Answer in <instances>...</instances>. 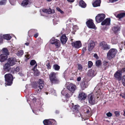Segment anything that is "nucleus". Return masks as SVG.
I'll list each match as a JSON object with an SVG mask.
<instances>
[{
    "instance_id": "obj_1",
    "label": "nucleus",
    "mask_w": 125,
    "mask_h": 125,
    "mask_svg": "<svg viewBox=\"0 0 125 125\" xmlns=\"http://www.w3.org/2000/svg\"><path fill=\"white\" fill-rule=\"evenodd\" d=\"M57 73L52 72L49 75L50 80L52 83H57L59 82V80L57 77Z\"/></svg>"
},
{
    "instance_id": "obj_2",
    "label": "nucleus",
    "mask_w": 125,
    "mask_h": 125,
    "mask_svg": "<svg viewBox=\"0 0 125 125\" xmlns=\"http://www.w3.org/2000/svg\"><path fill=\"white\" fill-rule=\"evenodd\" d=\"M117 52V50L115 49H111L107 54V58L109 60L112 59L115 57Z\"/></svg>"
},
{
    "instance_id": "obj_3",
    "label": "nucleus",
    "mask_w": 125,
    "mask_h": 125,
    "mask_svg": "<svg viewBox=\"0 0 125 125\" xmlns=\"http://www.w3.org/2000/svg\"><path fill=\"white\" fill-rule=\"evenodd\" d=\"M5 78L6 81L7 82L8 85H10L12 83L13 79V76L11 74H6L5 75Z\"/></svg>"
},
{
    "instance_id": "obj_4",
    "label": "nucleus",
    "mask_w": 125,
    "mask_h": 125,
    "mask_svg": "<svg viewBox=\"0 0 125 125\" xmlns=\"http://www.w3.org/2000/svg\"><path fill=\"white\" fill-rule=\"evenodd\" d=\"M125 72V68L123 69L122 71H118L114 75V77L117 80L120 81L121 80L122 78V74L123 72Z\"/></svg>"
},
{
    "instance_id": "obj_5",
    "label": "nucleus",
    "mask_w": 125,
    "mask_h": 125,
    "mask_svg": "<svg viewBox=\"0 0 125 125\" xmlns=\"http://www.w3.org/2000/svg\"><path fill=\"white\" fill-rule=\"evenodd\" d=\"M94 97V95L93 94H90L88 95V99L89 103L90 104H94L96 103V98Z\"/></svg>"
},
{
    "instance_id": "obj_6",
    "label": "nucleus",
    "mask_w": 125,
    "mask_h": 125,
    "mask_svg": "<svg viewBox=\"0 0 125 125\" xmlns=\"http://www.w3.org/2000/svg\"><path fill=\"white\" fill-rule=\"evenodd\" d=\"M38 87L35 88V91L38 93L40 92L41 90L43 88L44 86V83L43 81L41 79H39L38 82Z\"/></svg>"
},
{
    "instance_id": "obj_7",
    "label": "nucleus",
    "mask_w": 125,
    "mask_h": 125,
    "mask_svg": "<svg viewBox=\"0 0 125 125\" xmlns=\"http://www.w3.org/2000/svg\"><path fill=\"white\" fill-rule=\"evenodd\" d=\"M105 17L104 14H98L95 17L96 21L98 23L100 22L104 19Z\"/></svg>"
},
{
    "instance_id": "obj_8",
    "label": "nucleus",
    "mask_w": 125,
    "mask_h": 125,
    "mask_svg": "<svg viewBox=\"0 0 125 125\" xmlns=\"http://www.w3.org/2000/svg\"><path fill=\"white\" fill-rule=\"evenodd\" d=\"M86 24L88 27L90 28L94 29L95 30L96 29V27L93 23V21L92 20H89L86 22Z\"/></svg>"
},
{
    "instance_id": "obj_9",
    "label": "nucleus",
    "mask_w": 125,
    "mask_h": 125,
    "mask_svg": "<svg viewBox=\"0 0 125 125\" xmlns=\"http://www.w3.org/2000/svg\"><path fill=\"white\" fill-rule=\"evenodd\" d=\"M99 46L101 49L104 50H107L110 48V46L104 42L100 43Z\"/></svg>"
},
{
    "instance_id": "obj_10",
    "label": "nucleus",
    "mask_w": 125,
    "mask_h": 125,
    "mask_svg": "<svg viewBox=\"0 0 125 125\" xmlns=\"http://www.w3.org/2000/svg\"><path fill=\"white\" fill-rule=\"evenodd\" d=\"M67 89L73 93L76 89V86L74 84L71 83L67 86Z\"/></svg>"
},
{
    "instance_id": "obj_11",
    "label": "nucleus",
    "mask_w": 125,
    "mask_h": 125,
    "mask_svg": "<svg viewBox=\"0 0 125 125\" xmlns=\"http://www.w3.org/2000/svg\"><path fill=\"white\" fill-rule=\"evenodd\" d=\"M40 12L41 14L42 15V14L43 13H46L48 14L54 13V10H52L50 9H43L42 10V11L40 10Z\"/></svg>"
},
{
    "instance_id": "obj_12",
    "label": "nucleus",
    "mask_w": 125,
    "mask_h": 125,
    "mask_svg": "<svg viewBox=\"0 0 125 125\" xmlns=\"http://www.w3.org/2000/svg\"><path fill=\"white\" fill-rule=\"evenodd\" d=\"M75 19L72 18H69L67 21L66 25L67 28H66V31H69L71 30L69 29V28L68 27V26H70V25H71V24H72V22L74 21Z\"/></svg>"
},
{
    "instance_id": "obj_13",
    "label": "nucleus",
    "mask_w": 125,
    "mask_h": 125,
    "mask_svg": "<svg viewBox=\"0 0 125 125\" xmlns=\"http://www.w3.org/2000/svg\"><path fill=\"white\" fill-rule=\"evenodd\" d=\"M87 96V95L84 93L81 92L79 94L78 98L80 100H84L86 98Z\"/></svg>"
},
{
    "instance_id": "obj_14",
    "label": "nucleus",
    "mask_w": 125,
    "mask_h": 125,
    "mask_svg": "<svg viewBox=\"0 0 125 125\" xmlns=\"http://www.w3.org/2000/svg\"><path fill=\"white\" fill-rule=\"evenodd\" d=\"M95 46V43L93 41H90L88 44V50L89 51H92L94 47Z\"/></svg>"
},
{
    "instance_id": "obj_15",
    "label": "nucleus",
    "mask_w": 125,
    "mask_h": 125,
    "mask_svg": "<svg viewBox=\"0 0 125 125\" xmlns=\"http://www.w3.org/2000/svg\"><path fill=\"white\" fill-rule=\"evenodd\" d=\"M72 45L76 48H79L82 46L81 42L80 41H76L75 42L72 43Z\"/></svg>"
},
{
    "instance_id": "obj_16",
    "label": "nucleus",
    "mask_w": 125,
    "mask_h": 125,
    "mask_svg": "<svg viewBox=\"0 0 125 125\" xmlns=\"http://www.w3.org/2000/svg\"><path fill=\"white\" fill-rule=\"evenodd\" d=\"M55 122V121L53 119L45 120L43 121V123L44 125H52V123Z\"/></svg>"
},
{
    "instance_id": "obj_17",
    "label": "nucleus",
    "mask_w": 125,
    "mask_h": 125,
    "mask_svg": "<svg viewBox=\"0 0 125 125\" xmlns=\"http://www.w3.org/2000/svg\"><path fill=\"white\" fill-rule=\"evenodd\" d=\"M16 62V59L15 58H10L9 59L8 62L10 66L14 65Z\"/></svg>"
},
{
    "instance_id": "obj_18",
    "label": "nucleus",
    "mask_w": 125,
    "mask_h": 125,
    "mask_svg": "<svg viewBox=\"0 0 125 125\" xmlns=\"http://www.w3.org/2000/svg\"><path fill=\"white\" fill-rule=\"evenodd\" d=\"M110 19L108 18L106 19L103 21H102L101 23V24L102 25H109L110 24Z\"/></svg>"
},
{
    "instance_id": "obj_19",
    "label": "nucleus",
    "mask_w": 125,
    "mask_h": 125,
    "mask_svg": "<svg viewBox=\"0 0 125 125\" xmlns=\"http://www.w3.org/2000/svg\"><path fill=\"white\" fill-rule=\"evenodd\" d=\"M67 38L65 35H63L61 36L60 40L62 44H65L67 42Z\"/></svg>"
},
{
    "instance_id": "obj_20",
    "label": "nucleus",
    "mask_w": 125,
    "mask_h": 125,
    "mask_svg": "<svg viewBox=\"0 0 125 125\" xmlns=\"http://www.w3.org/2000/svg\"><path fill=\"white\" fill-rule=\"evenodd\" d=\"M7 58V56L4 54H1L0 55V61L3 62L5 61Z\"/></svg>"
},
{
    "instance_id": "obj_21",
    "label": "nucleus",
    "mask_w": 125,
    "mask_h": 125,
    "mask_svg": "<svg viewBox=\"0 0 125 125\" xmlns=\"http://www.w3.org/2000/svg\"><path fill=\"white\" fill-rule=\"evenodd\" d=\"M80 85L82 89L83 90L87 87L88 85L87 82H82L81 83Z\"/></svg>"
},
{
    "instance_id": "obj_22",
    "label": "nucleus",
    "mask_w": 125,
    "mask_h": 125,
    "mask_svg": "<svg viewBox=\"0 0 125 125\" xmlns=\"http://www.w3.org/2000/svg\"><path fill=\"white\" fill-rule=\"evenodd\" d=\"M100 0H96L93 3V5L94 7L99 6H100Z\"/></svg>"
},
{
    "instance_id": "obj_23",
    "label": "nucleus",
    "mask_w": 125,
    "mask_h": 125,
    "mask_svg": "<svg viewBox=\"0 0 125 125\" xmlns=\"http://www.w3.org/2000/svg\"><path fill=\"white\" fill-rule=\"evenodd\" d=\"M3 36L4 39L7 40H9L11 38V36L9 34H5Z\"/></svg>"
},
{
    "instance_id": "obj_24",
    "label": "nucleus",
    "mask_w": 125,
    "mask_h": 125,
    "mask_svg": "<svg viewBox=\"0 0 125 125\" xmlns=\"http://www.w3.org/2000/svg\"><path fill=\"white\" fill-rule=\"evenodd\" d=\"M58 40L57 39H55V38L53 37L50 39L49 42L51 44H54Z\"/></svg>"
},
{
    "instance_id": "obj_25",
    "label": "nucleus",
    "mask_w": 125,
    "mask_h": 125,
    "mask_svg": "<svg viewBox=\"0 0 125 125\" xmlns=\"http://www.w3.org/2000/svg\"><path fill=\"white\" fill-rule=\"evenodd\" d=\"M125 16V13H121L118 14L116 17L119 19L124 17Z\"/></svg>"
},
{
    "instance_id": "obj_26",
    "label": "nucleus",
    "mask_w": 125,
    "mask_h": 125,
    "mask_svg": "<svg viewBox=\"0 0 125 125\" xmlns=\"http://www.w3.org/2000/svg\"><path fill=\"white\" fill-rule=\"evenodd\" d=\"M2 51L3 53V54H4V55H6L7 56L9 55V53L7 48H3Z\"/></svg>"
},
{
    "instance_id": "obj_27",
    "label": "nucleus",
    "mask_w": 125,
    "mask_h": 125,
    "mask_svg": "<svg viewBox=\"0 0 125 125\" xmlns=\"http://www.w3.org/2000/svg\"><path fill=\"white\" fill-rule=\"evenodd\" d=\"M80 6L82 8H84L86 6V4L83 0H81L79 2Z\"/></svg>"
},
{
    "instance_id": "obj_28",
    "label": "nucleus",
    "mask_w": 125,
    "mask_h": 125,
    "mask_svg": "<svg viewBox=\"0 0 125 125\" xmlns=\"http://www.w3.org/2000/svg\"><path fill=\"white\" fill-rule=\"evenodd\" d=\"M29 1L28 0H24L21 3V5L23 6H25L28 4Z\"/></svg>"
},
{
    "instance_id": "obj_29",
    "label": "nucleus",
    "mask_w": 125,
    "mask_h": 125,
    "mask_svg": "<svg viewBox=\"0 0 125 125\" xmlns=\"http://www.w3.org/2000/svg\"><path fill=\"white\" fill-rule=\"evenodd\" d=\"M10 65L8 62L7 63H6L4 66V69L6 71H8L9 69V68L10 67Z\"/></svg>"
},
{
    "instance_id": "obj_30",
    "label": "nucleus",
    "mask_w": 125,
    "mask_h": 125,
    "mask_svg": "<svg viewBox=\"0 0 125 125\" xmlns=\"http://www.w3.org/2000/svg\"><path fill=\"white\" fill-rule=\"evenodd\" d=\"M53 69L56 71H58L60 68V66L57 64H55L53 66Z\"/></svg>"
},
{
    "instance_id": "obj_31",
    "label": "nucleus",
    "mask_w": 125,
    "mask_h": 125,
    "mask_svg": "<svg viewBox=\"0 0 125 125\" xmlns=\"http://www.w3.org/2000/svg\"><path fill=\"white\" fill-rule=\"evenodd\" d=\"M30 64L31 65L33 66L35 64L34 68L37 67V64L36 62L34 60H32L30 62Z\"/></svg>"
},
{
    "instance_id": "obj_32",
    "label": "nucleus",
    "mask_w": 125,
    "mask_h": 125,
    "mask_svg": "<svg viewBox=\"0 0 125 125\" xmlns=\"http://www.w3.org/2000/svg\"><path fill=\"white\" fill-rule=\"evenodd\" d=\"M54 44L55 45L56 47L57 48H59L61 46V43L59 40L56 42Z\"/></svg>"
},
{
    "instance_id": "obj_33",
    "label": "nucleus",
    "mask_w": 125,
    "mask_h": 125,
    "mask_svg": "<svg viewBox=\"0 0 125 125\" xmlns=\"http://www.w3.org/2000/svg\"><path fill=\"white\" fill-rule=\"evenodd\" d=\"M33 70L34 71V74L35 75L38 76L39 74L40 73L38 71V70L37 69H35V68H33Z\"/></svg>"
},
{
    "instance_id": "obj_34",
    "label": "nucleus",
    "mask_w": 125,
    "mask_h": 125,
    "mask_svg": "<svg viewBox=\"0 0 125 125\" xmlns=\"http://www.w3.org/2000/svg\"><path fill=\"white\" fill-rule=\"evenodd\" d=\"M111 42L113 44H115L117 43V40L115 38H113L111 40Z\"/></svg>"
},
{
    "instance_id": "obj_35",
    "label": "nucleus",
    "mask_w": 125,
    "mask_h": 125,
    "mask_svg": "<svg viewBox=\"0 0 125 125\" xmlns=\"http://www.w3.org/2000/svg\"><path fill=\"white\" fill-rule=\"evenodd\" d=\"M113 31H120V28L118 26L114 27L112 28Z\"/></svg>"
},
{
    "instance_id": "obj_36",
    "label": "nucleus",
    "mask_w": 125,
    "mask_h": 125,
    "mask_svg": "<svg viewBox=\"0 0 125 125\" xmlns=\"http://www.w3.org/2000/svg\"><path fill=\"white\" fill-rule=\"evenodd\" d=\"M94 71L92 70H90L88 72V74L89 76H92L93 75Z\"/></svg>"
},
{
    "instance_id": "obj_37",
    "label": "nucleus",
    "mask_w": 125,
    "mask_h": 125,
    "mask_svg": "<svg viewBox=\"0 0 125 125\" xmlns=\"http://www.w3.org/2000/svg\"><path fill=\"white\" fill-rule=\"evenodd\" d=\"M7 1V0H1L0 1V5H2L5 4Z\"/></svg>"
},
{
    "instance_id": "obj_38",
    "label": "nucleus",
    "mask_w": 125,
    "mask_h": 125,
    "mask_svg": "<svg viewBox=\"0 0 125 125\" xmlns=\"http://www.w3.org/2000/svg\"><path fill=\"white\" fill-rule=\"evenodd\" d=\"M72 29L73 31H75L78 29V28L77 25H75L73 26Z\"/></svg>"
},
{
    "instance_id": "obj_39",
    "label": "nucleus",
    "mask_w": 125,
    "mask_h": 125,
    "mask_svg": "<svg viewBox=\"0 0 125 125\" xmlns=\"http://www.w3.org/2000/svg\"><path fill=\"white\" fill-rule=\"evenodd\" d=\"M23 54V51L21 50L18 51L17 53V55L18 56H21Z\"/></svg>"
},
{
    "instance_id": "obj_40",
    "label": "nucleus",
    "mask_w": 125,
    "mask_h": 125,
    "mask_svg": "<svg viewBox=\"0 0 125 125\" xmlns=\"http://www.w3.org/2000/svg\"><path fill=\"white\" fill-rule=\"evenodd\" d=\"M3 37L2 35H0V44L3 43Z\"/></svg>"
},
{
    "instance_id": "obj_41",
    "label": "nucleus",
    "mask_w": 125,
    "mask_h": 125,
    "mask_svg": "<svg viewBox=\"0 0 125 125\" xmlns=\"http://www.w3.org/2000/svg\"><path fill=\"white\" fill-rule=\"evenodd\" d=\"M16 0H9L10 2L12 5H14L15 4Z\"/></svg>"
},
{
    "instance_id": "obj_42",
    "label": "nucleus",
    "mask_w": 125,
    "mask_h": 125,
    "mask_svg": "<svg viewBox=\"0 0 125 125\" xmlns=\"http://www.w3.org/2000/svg\"><path fill=\"white\" fill-rule=\"evenodd\" d=\"M78 70L80 71H81L83 69V67L82 65L80 64H78Z\"/></svg>"
},
{
    "instance_id": "obj_43",
    "label": "nucleus",
    "mask_w": 125,
    "mask_h": 125,
    "mask_svg": "<svg viewBox=\"0 0 125 125\" xmlns=\"http://www.w3.org/2000/svg\"><path fill=\"white\" fill-rule=\"evenodd\" d=\"M96 64L97 66H99L101 64V61L99 60H98L96 61Z\"/></svg>"
},
{
    "instance_id": "obj_44",
    "label": "nucleus",
    "mask_w": 125,
    "mask_h": 125,
    "mask_svg": "<svg viewBox=\"0 0 125 125\" xmlns=\"http://www.w3.org/2000/svg\"><path fill=\"white\" fill-rule=\"evenodd\" d=\"M29 98L31 100H33L34 101H35L36 100V98L35 97H34L32 95H31L30 96Z\"/></svg>"
},
{
    "instance_id": "obj_45",
    "label": "nucleus",
    "mask_w": 125,
    "mask_h": 125,
    "mask_svg": "<svg viewBox=\"0 0 125 125\" xmlns=\"http://www.w3.org/2000/svg\"><path fill=\"white\" fill-rule=\"evenodd\" d=\"M59 20H56V19H54L53 20V22L54 25L58 23V22H59Z\"/></svg>"
},
{
    "instance_id": "obj_46",
    "label": "nucleus",
    "mask_w": 125,
    "mask_h": 125,
    "mask_svg": "<svg viewBox=\"0 0 125 125\" xmlns=\"http://www.w3.org/2000/svg\"><path fill=\"white\" fill-rule=\"evenodd\" d=\"M88 64L89 67H91L92 66L93 64L92 62L91 61H89Z\"/></svg>"
},
{
    "instance_id": "obj_47",
    "label": "nucleus",
    "mask_w": 125,
    "mask_h": 125,
    "mask_svg": "<svg viewBox=\"0 0 125 125\" xmlns=\"http://www.w3.org/2000/svg\"><path fill=\"white\" fill-rule=\"evenodd\" d=\"M15 71L16 72H19L20 70V69L19 67H17L14 69Z\"/></svg>"
},
{
    "instance_id": "obj_48",
    "label": "nucleus",
    "mask_w": 125,
    "mask_h": 125,
    "mask_svg": "<svg viewBox=\"0 0 125 125\" xmlns=\"http://www.w3.org/2000/svg\"><path fill=\"white\" fill-rule=\"evenodd\" d=\"M72 107L73 109L76 110L78 107V105H73Z\"/></svg>"
},
{
    "instance_id": "obj_49",
    "label": "nucleus",
    "mask_w": 125,
    "mask_h": 125,
    "mask_svg": "<svg viewBox=\"0 0 125 125\" xmlns=\"http://www.w3.org/2000/svg\"><path fill=\"white\" fill-rule=\"evenodd\" d=\"M106 115L107 116L111 117L112 115L111 113L110 112H109L106 114Z\"/></svg>"
},
{
    "instance_id": "obj_50",
    "label": "nucleus",
    "mask_w": 125,
    "mask_h": 125,
    "mask_svg": "<svg viewBox=\"0 0 125 125\" xmlns=\"http://www.w3.org/2000/svg\"><path fill=\"white\" fill-rule=\"evenodd\" d=\"M65 90L64 89L61 92V93L62 95H64L66 94L67 95L66 92H65Z\"/></svg>"
},
{
    "instance_id": "obj_51",
    "label": "nucleus",
    "mask_w": 125,
    "mask_h": 125,
    "mask_svg": "<svg viewBox=\"0 0 125 125\" xmlns=\"http://www.w3.org/2000/svg\"><path fill=\"white\" fill-rule=\"evenodd\" d=\"M115 115L117 116H119L120 115L119 112L117 111H115Z\"/></svg>"
},
{
    "instance_id": "obj_52",
    "label": "nucleus",
    "mask_w": 125,
    "mask_h": 125,
    "mask_svg": "<svg viewBox=\"0 0 125 125\" xmlns=\"http://www.w3.org/2000/svg\"><path fill=\"white\" fill-rule=\"evenodd\" d=\"M38 35H39L38 33H36L33 36L35 38H36L38 36Z\"/></svg>"
},
{
    "instance_id": "obj_53",
    "label": "nucleus",
    "mask_w": 125,
    "mask_h": 125,
    "mask_svg": "<svg viewBox=\"0 0 125 125\" xmlns=\"http://www.w3.org/2000/svg\"><path fill=\"white\" fill-rule=\"evenodd\" d=\"M118 0H109V1L110 2L113 3L118 1Z\"/></svg>"
},
{
    "instance_id": "obj_54",
    "label": "nucleus",
    "mask_w": 125,
    "mask_h": 125,
    "mask_svg": "<svg viewBox=\"0 0 125 125\" xmlns=\"http://www.w3.org/2000/svg\"><path fill=\"white\" fill-rule=\"evenodd\" d=\"M86 47H84L82 49L83 52H84L86 51Z\"/></svg>"
},
{
    "instance_id": "obj_55",
    "label": "nucleus",
    "mask_w": 125,
    "mask_h": 125,
    "mask_svg": "<svg viewBox=\"0 0 125 125\" xmlns=\"http://www.w3.org/2000/svg\"><path fill=\"white\" fill-rule=\"evenodd\" d=\"M94 57H95L96 59H98V57L97 56V55L96 54H94Z\"/></svg>"
},
{
    "instance_id": "obj_56",
    "label": "nucleus",
    "mask_w": 125,
    "mask_h": 125,
    "mask_svg": "<svg viewBox=\"0 0 125 125\" xmlns=\"http://www.w3.org/2000/svg\"><path fill=\"white\" fill-rule=\"evenodd\" d=\"M122 84L123 85L125 86V80H122Z\"/></svg>"
},
{
    "instance_id": "obj_57",
    "label": "nucleus",
    "mask_w": 125,
    "mask_h": 125,
    "mask_svg": "<svg viewBox=\"0 0 125 125\" xmlns=\"http://www.w3.org/2000/svg\"><path fill=\"white\" fill-rule=\"evenodd\" d=\"M46 65L47 66V68L48 69H50V66L49 64H47Z\"/></svg>"
},
{
    "instance_id": "obj_58",
    "label": "nucleus",
    "mask_w": 125,
    "mask_h": 125,
    "mask_svg": "<svg viewBox=\"0 0 125 125\" xmlns=\"http://www.w3.org/2000/svg\"><path fill=\"white\" fill-rule=\"evenodd\" d=\"M67 0L69 2H73L74 1V0Z\"/></svg>"
},
{
    "instance_id": "obj_59",
    "label": "nucleus",
    "mask_w": 125,
    "mask_h": 125,
    "mask_svg": "<svg viewBox=\"0 0 125 125\" xmlns=\"http://www.w3.org/2000/svg\"><path fill=\"white\" fill-rule=\"evenodd\" d=\"M81 80V77H78L77 78V80L78 81H79Z\"/></svg>"
},
{
    "instance_id": "obj_60",
    "label": "nucleus",
    "mask_w": 125,
    "mask_h": 125,
    "mask_svg": "<svg viewBox=\"0 0 125 125\" xmlns=\"http://www.w3.org/2000/svg\"><path fill=\"white\" fill-rule=\"evenodd\" d=\"M56 9L59 12V11H60V10H61L60 8H58V7L56 8Z\"/></svg>"
},
{
    "instance_id": "obj_61",
    "label": "nucleus",
    "mask_w": 125,
    "mask_h": 125,
    "mask_svg": "<svg viewBox=\"0 0 125 125\" xmlns=\"http://www.w3.org/2000/svg\"><path fill=\"white\" fill-rule=\"evenodd\" d=\"M108 63L107 62H105L104 63V64L105 66H106L107 65H108Z\"/></svg>"
},
{
    "instance_id": "obj_62",
    "label": "nucleus",
    "mask_w": 125,
    "mask_h": 125,
    "mask_svg": "<svg viewBox=\"0 0 125 125\" xmlns=\"http://www.w3.org/2000/svg\"><path fill=\"white\" fill-rule=\"evenodd\" d=\"M59 12H60V13L62 14H63L64 13L63 11H62L61 10H60V11H59Z\"/></svg>"
},
{
    "instance_id": "obj_63",
    "label": "nucleus",
    "mask_w": 125,
    "mask_h": 125,
    "mask_svg": "<svg viewBox=\"0 0 125 125\" xmlns=\"http://www.w3.org/2000/svg\"><path fill=\"white\" fill-rule=\"evenodd\" d=\"M122 80H125V75H124L123 77V78Z\"/></svg>"
},
{
    "instance_id": "obj_64",
    "label": "nucleus",
    "mask_w": 125,
    "mask_h": 125,
    "mask_svg": "<svg viewBox=\"0 0 125 125\" xmlns=\"http://www.w3.org/2000/svg\"><path fill=\"white\" fill-rule=\"evenodd\" d=\"M29 43L28 42H27L25 43V44L27 46H28L29 45Z\"/></svg>"
}]
</instances>
